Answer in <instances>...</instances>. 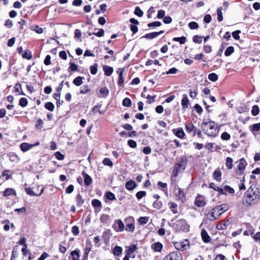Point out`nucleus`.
<instances>
[{
  "mask_svg": "<svg viewBox=\"0 0 260 260\" xmlns=\"http://www.w3.org/2000/svg\"><path fill=\"white\" fill-rule=\"evenodd\" d=\"M260 199V192L249 188L243 197V204L248 206L256 204Z\"/></svg>",
  "mask_w": 260,
  "mask_h": 260,
  "instance_id": "f257e3e1",
  "label": "nucleus"
},
{
  "mask_svg": "<svg viewBox=\"0 0 260 260\" xmlns=\"http://www.w3.org/2000/svg\"><path fill=\"white\" fill-rule=\"evenodd\" d=\"M201 128L205 134L209 136L215 137L219 132L215 123L213 121L203 122L201 124Z\"/></svg>",
  "mask_w": 260,
  "mask_h": 260,
  "instance_id": "f03ea898",
  "label": "nucleus"
},
{
  "mask_svg": "<svg viewBox=\"0 0 260 260\" xmlns=\"http://www.w3.org/2000/svg\"><path fill=\"white\" fill-rule=\"evenodd\" d=\"M136 250L137 246L135 245H132L128 247L123 260H129V258H134L135 257Z\"/></svg>",
  "mask_w": 260,
  "mask_h": 260,
  "instance_id": "7ed1b4c3",
  "label": "nucleus"
},
{
  "mask_svg": "<svg viewBox=\"0 0 260 260\" xmlns=\"http://www.w3.org/2000/svg\"><path fill=\"white\" fill-rule=\"evenodd\" d=\"M185 166L181 163H176L174 165V169L172 172V180L173 178H176L178 173L180 172L181 171L184 170L185 169Z\"/></svg>",
  "mask_w": 260,
  "mask_h": 260,
  "instance_id": "20e7f679",
  "label": "nucleus"
},
{
  "mask_svg": "<svg viewBox=\"0 0 260 260\" xmlns=\"http://www.w3.org/2000/svg\"><path fill=\"white\" fill-rule=\"evenodd\" d=\"M112 228L117 232H122L124 229V224L120 219L115 220L112 225Z\"/></svg>",
  "mask_w": 260,
  "mask_h": 260,
  "instance_id": "39448f33",
  "label": "nucleus"
},
{
  "mask_svg": "<svg viewBox=\"0 0 260 260\" xmlns=\"http://www.w3.org/2000/svg\"><path fill=\"white\" fill-rule=\"evenodd\" d=\"M230 206L228 204H223L214 207V211L215 212H217L218 213V216H219L222 213L228 210Z\"/></svg>",
  "mask_w": 260,
  "mask_h": 260,
  "instance_id": "423d86ee",
  "label": "nucleus"
},
{
  "mask_svg": "<svg viewBox=\"0 0 260 260\" xmlns=\"http://www.w3.org/2000/svg\"><path fill=\"white\" fill-rule=\"evenodd\" d=\"M166 258L169 260H182V256L180 251H176L171 252Z\"/></svg>",
  "mask_w": 260,
  "mask_h": 260,
  "instance_id": "0eeeda50",
  "label": "nucleus"
},
{
  "mask_svg": "<svg viewBox=\"0 0 260 260\" xmlns=\"http://www.w3.org/2000/svg\"><path fill=\"white\" fill-rule=\"evenodd\" d=\"M194 203L198 207H203L206 204L204 197L198 194L196 198Z\"/></svg>",
  "mask_w": 260,
  "mask_h": 260,
  "instance_id": "6e6552de",
  "label": "nucleus"
},
{
  "mask_svg": "<svg viewBox=\"0 0 260 260\" xmlns=\"http://www.w3.org/2000/svg\"><path fill=\"white\" fill-rule=\"evenodd\" d=\"M247 162L243 158H241L239 160V164L238 166V172L240 174H241L245 170Z\"/></svg>",
  "mask_w": 260,
  "mask_h": 260,
  "instance_id": "1a4fd4ad",
  "label": "nucleus"
},
{
  "mask_svg": "<svg viewBox=\"0 0 260 260\" xmlns=\"http://www.w3.org/2000/svg\"><path fill=\"white\" fill-rule=\"evenodd\" d=\"M164 32V30H160L159 32H153L147 34L144 36V38L148 39H152L157 37L158 35H161Z\"/></svg>",
  "mask_w": 260,
  "mask_h": 260,
  "instance_id": "9d476101",
  "label": "nucleus"
},
{
  "mask_svg": "<svg viewBox=\"0 0 260 260\" xmlns=\"http://www.w3.org/2000/svg\"><path fill=\"white\" fill-rule=\"evenodd\" d=\"M201 236L203 241L205 243L209 242L211 240L210 237L208 234L207 231L204 229L201 231Z\"/></svg>",
  "mask_w": 260,
  "mask_h": 260,
  "instance_id": "9b49d317",
  "label": "nucleus"
},
{
  "mask_svg": "<svg viewBox=\"0 0 260 260\" xmlns=\"http://www.w3.org/2000/svg\"><path fill=\"white\" fill-rule=\"evenodd\" d=\"M173 133L179 138L182 139L185 136L184 132L182 128L173 129Z\"/></svg>",
  "mask_w": 260,
  "mask_h": 260,
  "instance_id": "f8f14e48",
  "label": "nucleus"
},
{
  "mask_svg": "<svg viewBox=\"0 0 260 260\" xmlns=\"http://www.w3.org/2000/svg\"><path fill=\"white\" fill-rule=\"evenodd\" d=\"M221 173L219 169H216L213 173V177L214 180L220 182L221 180Z\"/></svg>",
  "mask_w": 260,
  "mask_h": 260,
  "instance_id": "ddd939ff",
  "label": "nucleus"
},
{
  "mask_svg": "<svg viewBox=\"0 0 260 260\" xmlns=\"http://www.w3.org/2000/svg\"><path fill=\"white\" fill-rule=\"evenodd\" d=\"M137 186L135 182L133 180H129L125 183V188L128 190H132Z\"/></svg>",
  "mask_w": 260,
  "mask_h": 260,
  "instance_id": "4468645a",
  "label": "nucleus"
},
{
  "mask_svg": "<svg viewBox=\"0 0 260 260\" xmlns=\"http://www.w3.org/2000/svg\"><path fill=\"white\" fill-rule=\"evenodd\" d=\"M189 100L186 94H183V98L181 100V105L183 109H186L189 106Z\"/></svg>",
  "mask_w": 260,
  "mask_h": 260,
  "instance_id": "2eb2a0df",
  "label": "nucleus"
},
{
  "mask_svg": "<svg viewBox=\"0 0 260 260\" xmlns=\"http://www.w3.org/2000/svg\"><path fill=\"white\" fill-rule=\"evenodd\" d=\"M123 71V69L121 70L120 69H119V71H117V73L119 74L118 84L120 86H123V85H124Z\"/></svg>",
  "mask_w": 260,
  "mask_h": 260,
  "instance_id": "dca6fc26",
  "label": "nucleus"
},
{
  "mask_svg": "<svg viewBox=\"0 0 260 260\" xmlns=\"http://www.w3.org/2000/svg\"><path fill=\"white\" fill-rule=\"evenodd\" d=\"M84 177V184L86 186L89 185L92 182V179L89 175L85 172L82 173Z\"/></svg>",
  "mask_w": 260,
  "mask_h": 260,
  "instance_id": "f3484780",
  "label": "nucleus"
},
{
  "mask_svg": "<svg viewBox=\"0 0 260 260\" xmlns=\"http://www.w3.org/2000/svg\"><path fill=\"white\" fill-rule=\"evenodd\" d=\"M25 191L27 194L31 196H40L44 191V188H42L39 194L35 193L32 189L30 187H25Z\"/></svg>",
  "mask_w": 260,
  "mask_h": 260,
  "instance_id": "a211bd4d",
  "label": "nucleus"
},
{
  "mask_svg": "<svg viewBox=\"0 0 260 260\" xmlns=\"http://www.w3.org/2000/svg\"><path fill=\"white\" fill-rule=\"evenodd\" d=\"M34 146V145L27 143H23L20 145L21 150L23 152H26Z\"/></svg>",
  "mask_w": 260,
  "mask_h": 260,
  "instance_id": "6ab92c4d",
  "label": "nucleus"
},
{
  "mask_svg": "<svg viewBox=\"0 0 260 260\" xmlns=\"http://www.w3.org/2000/svg\"><path fill=\"white\" fill-rule=\"evenodd\" d=\"M185 127L188 133L193 132V135H196L197 128L192 123L185 124Z\"/></svg>",
  "mask_w": 260,
  "mask_h": 260,
  "instance_id": "aec40b11",
  "label": "nucleus"
},
{
  "mask_svg": "<svg viewBox=\"0 0 260 260\" xmlns=\"http://www.w3.org/2000/svg\"><path fill=\"white\" fill-rule=\"evenodd\" d=\"M169 206L170 209L171 210V211H172V212L174 214L178 213V211L177 209L178 205L176 203H175L174 202H170L169 203Z\"/></svg>",
  "mask_w": 260,
  "mask_h": 260,
  "instance_id": "412c9836",
  "label": "nucleus"
},
{
  "mask_svg": "<svg viewBox=\"0 0 260 260\" xmlns=\"http://www.w3.org/2000/svg\"><path fill=\"white\" fill-rule=\"evenodd\" d=\"M209 187L213 189L215 191H218L219 194H221L222 193H224L223 192V189H222L221 187L216 186V184L214 183H211L209 184Z\"/></svg>",
  "mask_w": 260,
  "mask_h": 260,
  "instance_id": "4be33fe9",
  "label": "nucleus"
},
{
  "mask_svg": "<svg viewBox=\"0 0 260 260\" xmlns=\"http://www.w3.org/2000/svg\"><path fill=\"white\" fill-rule=\"evenodd\" d=\"M103 70L105 72V75L107 76H110L113 72V68L107 66H104L103 67Z\"/></svg>",
  "mask_w": 260,
  "mask_h": 260,
  "instance_id": "5701e85b",
  "label": "nucleus"
},
{
  "mask_svg": "<svg viewBox=\"0 0 260 260\" xmlns=\"http://www.w3.org/2000/svg\"><path fill=\"white\" fill-rule=\"evenodd\" d=\"M152 248L155 251L159 252L162 248V245L160 242H155L152 245Z\"/></svg>",
  "mask_w": 260,
  "mask_h": 260,
  "instance_id": "b1692460",
  "label": "nucleus"
},
{
  "mask_svg": "<svg viewBox=\"0 0 260 260\" xmlns=\"http://www.w3.org/2000/svg\"><path fill=\"white\" fill-rule=\"evenodd\" d=\"M222 189H223V192L224 193H222L221 194H226L227 193H234V189L228 185H225L223 188H222Z\"/></svg>",
  "mask_w": 260,
  "mask_h": 260,
  "instance_id": "393cba45",
  "label": "nucleus"
},
{
  "mask_svg": "<svg viewBox=\"0 0 260 260\" xmlns=\"http://www.w3.org/2000/svg\"><path fill=\"white\" fill-rule=\"evenodd\" d=\"M13 194L16 195V192L14 189L11 188H7L4 192V196L5 197H8Z\"/></svg>",
  "mask_w": 260,
  "mask_h": 260,
  "instance_id": "a878e982",
  "label": "nucleus"
},
{
  "mask_svg": "<svg viewBox=\"0 0 260 260\" xmlns=\"http://www.w3.org/2000/svg\"><path fill=\"white\" fill-rule=\"evenodd\" d=\"M83 79L84 77L78 76L74 79L73 83L76 86H79L83 83Z\"/></svg>",
  "mask_w": 260,
  "mask_h": 260,
  "instance_id": "bb28decb",
  "label": "nucleus"
},
{
  "mask_svg": "<svg viewBox=\"0 0 260 260\" xmlns=\"http://www.w3.org/2000/svg\"><path fill=\"white\" fill-rule=\"evenodd\" d=\"M209 215L210 216V219L211 220H215L219 218V216H218V213L217 212H215L214 211V208H213L209 213Z\"/></svg>",
  "mask_w": 260,
  "mask_h": 260,
  "instance_id": "cd10ccee",
  "label": "nucleus"
},
{
  "mask_svg": "<svg viewBox=\"0 0 260 260\" xmlns=\"http://www.w3.org/2000/svg\"><path fill=\"white\" fill-rule=\"evenodd\" d=\"M92 206L94 208H98L99 209H101L102 208V203L98 199H94L91 202Z\"/></svg>",
  "mask_w": 260,
  "mask_h": 260,
  "instance_id": "c85d7f7f",
  "label": "nucleus"
},
{
  "mask_svg": "<svg viewBox=\"0 0 260 260\" xmlns=\"http://www.w3.org/2000/svg\"><path fill=\"white\" fill-rule=\"evenodd\" d=\"M76 200L77 206H81L84 202V200L83 199L80 194L77 195Z\"/></svg>",
  "mask_w": 260,
  "mask_h": 260,
  "instance_id": "c756f323",
  "label": "nucleus"
},
{
  "mask_svg": "<svg viewBox=\"0 0 260 260\" xmlns=\"http://www.w3.org/2000/svg\"><path fill=\"white\" fill-rule=\"evenodd\" d=\"M233 159L230 157L226 158L225 166L228 169H231L233 168Z\"/></svg>",
  "mask_w": 260,
  "mask_h": 260,
  "instance_id": "7c9ffc66",
  "label": "nucleus"
},
{
  "mask_svg": "<svg viewBox=\"0 0 260 260\" xmlns=\"http://www.w3.org/2000/svg\"><path fill=\"white\" fill-rule=\"evenodd\" d=\"M250 130L253 133V134L255 135L254 134L255 132H258L260 131V122L253 124L252 127Z\"/></svg>",
  "mask_w": 260,
  "mask_h": 260,
  "instance_id": "2f4dec72",
  "label": "nucleus"
},
{
  "mask_svg": "<svg viewBox=\"0 0 260 260\" xmlns=\"http://www.w3.org/2000/svg\"><path fill=\"white\" fill-rule=\"evenodd\" d=\"M112 235L111 231L110 230H106L103 234L102 238L105 240H109L110 236Z\"/></svg>",
  "mask_w": 260,
  "mask_h": 260,
  "instance_id": "473e14b6",
  "label": "nucleus"
},
{
  "mask_svg": "<svg viewBox=\"0 0 260 260\" xmlns=\"http://www.w3.org/2000/svg\"><path fill=\"white\" fill-rule=\"evenodd\" d=\"M174 41L179 42L180 44H183L185 43L186 38L185 37H176L173 39Z\"/></svg>",
  "mask_w": 260,
  "mask_h": 260,
  "instance_id": "72a5a7b5",
  "label": "nucleus"
},
{
  "mask_svg": "<svg viewBox=\"0 0 260 260\" xmlns=\"http://www.w3.org/2000/svg\"><path fill=\"white\" fill-rule=\"evenodd\" d=\"M135 229V226L133 222L127 224L125 226V230L129 232H133Z\"/></svg>",
  "mask_w": 260,
  "mask_h": 260,
  "instance_id": "f704fd0d",
  "label": "nucleus"
},
{
  "mask_svg": "<svg viewBox=\"0 0 260 260\" xmlns=\"http://www.w3.org/2000/svg\"><path fill=\"white\" fill-rule=\"evenodd\" d=\"M234 52V48L233 46H229L226 48L224 52V55L226 56H230Z\"/></svg>",
  "mask_w": 260,
  "mask_h": 260,
  "instance_id": "c9c22d12",
  "label": "nucleus"
},
{
  "mask_svg": "<svg viewBox=\"0 0 260 260\" xmlns=\"http://www.w3.org/2000/svg\"><path fill=\"white\" fill-rule=\"evenodd\" d=\"M122 249L121 247L117 246H115L113 250V253L115 255H119L121 254Z\"/></svg>",
  "mask_w": 260,
  "mask_h": 260,
  "instance_id": "e433bc0d",
  "label": "nucleus"
},
{
  "mask_svg": "<svg viewBox=\"0 0 260 260\" xmlns=\"http://www.w3.org/2000/svg\"><path fill=\"white\" fill-rule=\"evenodd\" d=\"M222 8L221 7L217 8V19L219 21H222L223 20L222 13Z\"/></svg>",
  "mask_w": 260,
  "mask_h": 260,
  "instance_id": "4c0bfd02",
  "label": "nucleus"
},
{
  "mask_svg": "<svg viewBox=\"0 0 260 260\" xmlns=\"http://www.w3.org/2000/svg\"><path fill=\"white\" fill-rule=\"evenodd\" d=\"M259 109L257 105H254L252 107L251 114L253 116H256L259 114Z\"/></svg>",
  "mask_w": 260,
  "mask_h": 260,
  "instance_id": "58836bf2",
  "label": "nucleus"
},
{
  "mask_svg": "<svg viewBox=\"0 0 260 260\" xmlns=\"http://www.w3.org/2000/svg\"><path fill=\"white\" fill-rule=\"evenodd\" d=\"M100 93L103 95V97H106L108 95L109 91L107 87H102L100 89Z\"/></svg>",
  "mask_w": 260,
  "mask_h": 260,
  "instance_id": "ea45409f",
  "label": "nucleus"
},
{
  "mask_svg": "<svg viewBox=\"0 0 260 260\" xmlns=\"http://www.w3.org/2000/svg\"><path fill=\"white\" fill-rule=\"evenodd\" d=\"M122 105L124 107H129L132 105L131 100L127 98H124L122 101Z\"/></svg>",
  "mask_w": 260,
  "mask_h": 260,
  "instance_id": "a19ab883",
  "label": "nucleus"
},
{
  "mask_svg": "<svg viewBox=\"0 0 260 260\" xmlns=\"http://www.w3.org/2000/svg\"><path fill=\"white\" fill-rule=\"evenodd\" d=\"M27 100L25 98H22L19 100V105L22 107H25L27 105Z\"/></svg>",
  "mask_w": 260,
  "mask_h": 260,
  "instance_id": "79ce46f5",
  "label": "nucleus"
},
{
  "mask_svg": "<svg viewBox=\"0 0 260 260\" xmlns=\"http://www.w3.org/2000/svg\"><path fill=\"white\" fill-rule=\"evenodd\" d=\"M90 73L92 75H95L98 72V64L94 63L90 67Z\"/></svg>",
  "mask_w": 260,
  "mask_h": 260,
  "instance_id": "37998d69",
  "label": "nucleus"
},
{
  "mask_svg": "<svg viewBox=\"0 0 260 260\" xmlns=\"http://www.w3.org/2000/svg\"><path fill=\"white\" fill-rule=\"evenodd\" d=\"M72 260H78L79 258V250H75L71 252Z\"/></svg>",
  "mask_w": 260,
  "mask_h": 260,
  "instance_id": "c03bdc74",
  "label": "nucleus"
},
{
  "mask_svg": "<svg viewBox=\"0 0 260 260\" xmlns=\"http://www.w3.org/2000/svg\"><path fill=\"white\" fill-rule=\"evenodd\" d=\"M208 79L211 81L215 82L218 80V76L215 73H210L208 75Z\"/></svg>",
  "mask_w": 260,
  "mask_h": 260,
  "instance_id": "a18cd8bd",
  "label": "nucleus"
},
{
  "mask_svg": "<svg viewBox=\"0 0 260 260\" xmlns=\"http://www.w3.org/2000/svg\"><path fill=\"white\" fill-rule=\"evenodd\" d=\"M91 250V248L86 247L84 249V252L83 255V259L82 260H87L88 259V255Z\"/></svg>",
  "mask_w": 260,
  "mask_h": 260,
  "instance_id": "49530a36",
  "label": "nucleus"
},
{
  "mask_svg": "<svg viewBox=\"0 0 260 260\" xmlns=\"http://www.w3.org/2000/svg\"><path fill=\"white\" fill-rule=\"evenodd\" d=\"M45 108L50 111H53L54 109V106L51 102H47L45 104Z\"/></svg>",
  "mask_w": 260,
  "mask_h": 260,
  "instance_id": "de8ad7c7",
  "label": "nucleus"
},
{
  "mask_svg": "<svg viewBox=\"0 0 260 260\" xmlns=\"http://www.w3.org/2000/svg\"><path fill=\"white\" fill-rule=\"evenodd\" d=\"M146 195V191H138L136 193V198H137V199L140 200L142 198L145 197Z\"/></svg>",
  "mask_w": 260,
  "mask_h": 260,
  "instance_id": "09e8293b",
  "label": "nucleus"
},
{
  "mask_svg": "<svg viewBox=\"0 0 260 260\" xmlns=\"http://www.w3.org/2000/svg\"><path fill=\"white\" fill-rule=\"evenodd\" d=\"M135 15L141 17L143 15V12L140 9L139 7H136L134 11Z\"/></svg>",
  "mask_w": 260,
  "mask_h": 260,
  "instance_id": "8fccbe9b",
  "label": "nucleus"
},
{
  "mask_svg": "<svg viewBox=\"0 0 260 260\" xmlns=\"http://www.w3.org/2000/svg\"><path fill=\"white\" fill-rule=\"evenodd\" d=\"M106 197L107 199L111 201L114 200L116 199L114 194L110 191H108L106 193Z\"/></svg>",
  "mask_w": 260,
  "mask_h": 260,
  "instance_id": "3c124183",
  "label": "nucleus"
},
{
  "mask_svg": "<svg viewBox=\"0 0 260 260\" xmlns=\"http://www.w3.org/2000/svg\"><path fill=\"white\" fill-rule=\"evenodd\" d=\"M90 89L88 87L87 85H84L81 87L80 93L85 94L89 92Z\"/></svg>",
  "mask_w": 260,
  "mask_h": 260,
  "instance_id": "603ef678",
  "label": "nucleus"
},
{
  "mask_svg": "<svg viewBox=\"0 0 260 260\" xmlns=\"http://www.w3.org/2000/svg\"><path fill=\"white\" fill-rule=\"evenodd\" d=\"M103 163L105 166H109V167L113 166V162L108 158H105L104 159V160H103Z\"/></svg>",
  "mask_w": 260,
  "mask_h": 260,
  "instance_id": "864d4df0",
  "label": "nucleus"
},
{
  "mask_svg": "<svg viewBox=\"0 0 260 260\" xmlns=\"http://www.w3.org/2000/svg\"><path fill=\"white\" fill-rule=\"evenodd\" d=\"M188 27L191 29H197L199 27V25L197 22L192 21L189 23Z\"/></svg>",
  "mask_w": 260,
  "mask_h": 260,
  "instance_id": "5fc2aeb1",
  "label": "nucleus"
},
{
  "mask_svg": "<svg viewBox=\"0 0 260 260\" xmlns=\"http://www.w3.org/2000/svg\"><path fill=\"white\" fill-rule=\"evenodd\" d=\"M8 155L9 159L11 161H16L18 159L17 156L13 153H10Z\"/></svg>",
  "mask_w": 260,
  "mask_h": 260,
  "instance_id": "6e6d98bb",
  "label": "nucleus"
},
{
  "mask_svg": "<svg viewBox=\"0 0 260 260\" xmlns=\"http://www.w3.org/2000/svg\"><path fill=\"white\" fill-rule=\"evenodd\" d=\"M162 206V203L161 201H156L153 203V207L156 209H160Z\"/></svg>",
  "mask_w": 260,
  "mask_h": 260,
  "instance_id": "4d7b16f0",
  "label": "nucleus"
},
{
  "mask_svg": "<svg viewBox=\"0 0 260 260\" xmlns=\"http://www.w3.org/2000/svg\"><path fill=\"white\" fill-rule=\"evenodd\" d=\"M161 25V23L159 21H155L153 22L149 23L147 24L148 27H158L160 26Z\"/></svg>",
  "mask_w": 260,
  "mask_h": 260,
  "instance_id": "13d9d810",
  "label": "nucleus"
},
{
  "mask_svg": "<svg viewBox=\"0 0 260 260\" xmlns=\"http://www.w3.org/2000/svg\"><path fill=\"white\" fill-rule=\"evenodd\" d=\"M22 57L27 59H30L32 57L31 53L29 51H26L22 54Z\"/></svg>",
  "mask_w": 260,
  "mask_h": 260,
  "instance_id": "bf43d9fd",
  "label": "nucleus"
},
{
  "mask_svg": "<svg viewBox=\"0 0 260 260\" xmlns=\"http://www.w3.org/2000/svg\"><path fill=\"white\" fill-rule=\"evenodd\" d=\"M177 196L179 199H183L185 197L184 191L181 188H178V192L177 194Z\"/></svg>",
  "mask_w": 260,
  "mask_h": 260,
  "instance_id": "052dcab7",
  "label": "nucleus"
},
{
  "mask_svg": "<svg viewBox=\"0 0 260 260\" xmlns=\"http://www.w3.org/2000/svg\"><path fill=\"white\" fill-rule=\"evenodd\" d=\"M192 40L193 42L200 44L202 41V37L196 35L193 37Z\"/></svg>",
  "mask_w": 260,
  "mask_h": 260,
  "instance_id": "680f3d73",
  "label": "nucleus"
},
{
  "mask_svg": "<svg viewBox=\"0 0 260 260\" xmlns=\"http://www.w3.org/2000/svg\"><path fill=\"white\" fill-rule=\"evenodd\" d=\"M55 156L58 160H62L64 158V155L62 154H61L59 151H57L55 153Z\"/></svg>",
  "mask_w": 260,
  "mask_h": 260,
  "instance_id": "e2e57ef3",
  "label": "nucleus"
},
{
  "mask_svg": "<svg viewBox=\"0 0 260 260\" xmlns=\"http://www.w3.org/2000/svg\"><path fill=\"white\" fill-rule=\"evenodd\" d=\"M241 33L240 30H236L232 32V36L235 40H239L240 39L239 34Z\"/></svg>",
  "mask_w": 260,
  "mask_h": 260,
  "instance_id": "0e129e2a",
  "label": "nucleus"
},
{
  "mask_svg": "<svg viewBox=\"0 0 260 260\" xmlns=\"http://www.w3.org/2000/svg\"><path fill=\"white\" fill-rule=\"evenodd\" d=\"M230 138V135L226 132L223 133L221 136V138L223 140H229Z\"/></svg>",
  "mask_w": 260,
  "mask_h": 260,
  "instance_id": "69168bd1",
  "label": "nucleus"
},
{
  "mask_svg": "<svg viewBox=\"0 0 260 260\" xmlns=\"http://www.w3.org/2000/svg\"><path fill=\"white\" fill-rule=\"evenodd\" d=\"M128 146L133 148H135L137 146V143L133 140H129L127 142Z\"/></svg>",
  "mask_w": 260,
  "mask_h": 260,
  "instance_id": "338daca9",
  "label": "nucleus"
},
{
  "mask_svg": "<svg viewBox=\"0 0 260 260\" xmlns=\"http://www.w3.org/2000/svg\"><path fill=\"white\" fill-rule=\"evenodd\" d=\"M70 67L69 70H71L72 71L75 72L78 69V66L73 62L70 63Z\"/></svg>",
  "mask_w": 260,
  "mask_h": 260,
  "instance_id": "774afa93",
  "label": "nucleus"
}]
</instances>
